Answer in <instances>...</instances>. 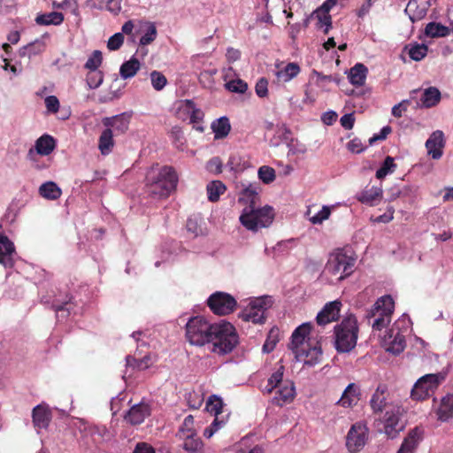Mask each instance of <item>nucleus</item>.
<instances>
[{"instance_id": "1", "label": "nucleus", "mask_w": 453, "mask_h": 453, "mask_svg": "<svg viewBox=\"0 0 453 453\" xmlns=\"http://www.w3.org/2000/svg\"><path fill=\"white\" fill-rule=\"evenodd\" d=\"M258 185H249L240 193L238 203L246 205L240 216L241 223L251 231L267 227L274 219L273 209L271 206L259 208Z\"/></svg>"}, {"instance_id": "2", "label": "nucleus", "mask_w": 453, "mask_h": 453, "mask_svg": "<svg viewBox=\"0 0 453 453\" xmlns=\"http://www.w3.org/2000/svg\"><path fill=\"white\" fill-rule=\"evenodd\" d=\"M178 180L173 166H153L146 175L147 192L153 197L167 198L176 189Z\"/></svg>"}, {"instance_id": "3", "label": "nucleus", "mask_w": 453, "mask_h": 453, "mask_svg": "<svg viewBox=\"0 0 453 453\" xmlns=\"http://www.w3.org/2000/svg\"><path fill=\"white\" fill-rule=\"evenodd\" d=\"M284 367L280 366L267 380V384L262 389L264 395H271L275 391L272 403L283 406L290 403L296 397V388L291 380H283Z\"/></svg>"}, {"instance_id": "4", "label": "nucleus", "mask_w": 453, "mask_h": 453, "mask_svg": "<svg viewBox=\"0 0 453 453\" xmlns=\"http://www.w3.org/2000/svg\"><path fill=\"white\" fill-rule=\"evenodd\" d=\"M359 328L357 318L353 314L348 315L341 323L334 326V347L339 353H347L352 350L358 338Z\"/></svg>"}, {"instance_id": "5", "label": "nucleus", "mask_w": 453, "mask_h": 453, "mask_svg": "<svg viewBox=\"0 0 453 453\" xmlns=\"http://www.w3.org/2000/svg\"><path fill=\"white\" fill-rule=\"evenodd\" d=\"M239 342V337L234 326L226 321L214 323L211 334L212 351L218 354H228L234 350Z\"/></svg>"}, {"instance_id": "6", "label": "nucleus", "mask_w": 453, "mask_h": 453, "mask_svg": "<svg viewBox=\"0 0 453 453\" xmlns=\"http://www.w3.org/2000/svg\"><path fill=\"white\" fill-rule=\"evenodd\" d=\"M214 324L209 322L203 316L192 317L185 326V338L190 345L204 346L210 343Z\"/></svg>"}, {"instance_id": "7", "label": "nucleus", "mask_w": 453, "mask_h": 453, "mask_svg": "<svg viewBox=\"0 0 453 453\" xmlns=\"http://www.w3.org/2000/svg\"><path fill=\"white\" fill-rule=\"evenodd\" d=\"M355 264L356 257L344 249H337L330 253L326 270L333 275L340 274L338 280H342L354 272Z\"/></svg>"}, {"instance_id": "8", "label": "nucleus", "mask_w": 453, "mask_h": 453, "mask_svg": "<svg viewBox=\"0 0 453 453\" xmlns=\"http://www.w3.org/2000/svg\"><path fill=\"white\" fill-rule=\"evenodd\" d=\"M445 373H428L418 380L415 383L411 396L413 400L422 401L430 397L437 388L445 380Z\"/></svg>"}, {"instance_id": "9", "label": "nucleus", "mask_w": 453, "mask_h": 453, "mask_svg": "<svg viewBox=\"0 0 453 453\" xmlns=\"http://www.w3.org/2000/svg\"><path fill=\"white\" fill-rule=\"evenodd\" d=\"M272 304L273 301L270 296L255 298L242 311L239 317L247 322L264 324L265 322V312Z\"/></svg>"}, {"instance_id": "10", "label": "nucleus", "mask_w": 453, "mask_h": 453, "mask_svg": "<svg viewBox=\"0 0 453 453\" xmlns=\"http://www.w3.org/2000/svg\"><path fill=\"white\" fill-rule=\"evenodd\" d=\"M383 425L382 431L388 438H395L405 428V421L403 419V409L401 406H388L380 419Z\"/></svg>"}, {"instance_id": "11", "label": "nucleus", "mask_w": 453, "mask_h": 453, "mask_svg": "<svg viewBox=\"0 0 453 453\" xmlns=\"http://www.w3.org/2000/svg\"><path fill=\"white\" fill-rule=\"evenodd\" d=\"M206 303L210 310L219 316H226L234 312L237 306V302L233 296L220 291L211 294Z\"/></svg>"}, {"instance_id": "12", "label": "nucleus", "mask_w": 453, "mask_h": 453, "mask_svg": "<svg viewBox=\"0 0 453 453\" xmlns=\"http://www.w3.org/2000/svg\"><path fill=\"white\" fill-rule=\"evenodd\" d=\"M369 436L367 426L357 422L353 424L346 436V448L349 453H358L366 444Z\"/></svg>"}, {"instance_id": "13", "label": "nucleus", "mask_w": 453, "mask_h": 453, "mask_svg": "<svg viewBox=\"0 0 453 453\" xmlns=\"http://www.w3.org/2000/svg\"><path fill=\"white\" fill-rule=\"evenodd\" d=\"M386 349L393 354H400L403 351L406 342L404 334L398 326H394L384 336Z\"/></svg>"}, {"instance_id": "14", "label": "nucleus", "mask_w": 453, "mask_h": 453, "mask_svg": "<svg viewBox=\"0 0 453 453\" xmlns=\"http://www.w3.org/2000/svg\"><path fill=\"white\" fill-rule=\"evenodd\" d=\"M311 330V325L310 323H303L294 330L288 348L293 351L295 357L298 354V350H303L311 345L306 342Z\"/></svg>"}, {"instance_id": "15", "label": "nucleus", "mask_w": 453, "mask_h": 453, "mask_svg": "<svg viewBox=\"0 0 453 453\" xmlns=\"http://www.w3.org/2000/svg\"><path fill=\"white\" fill-rule=\"evenodd\" d=\"M52 418V412L46 403L36 405L32 411L34 426L37 429H47Z\"/></svg>"}, {"instance_id": "16", "label": "nucleus", "mask_w": 453, "mask_h": 453, "mask_svg": "<svg viewBox=\"0 0 453 453\" xmlns=\"http://www.w3.org/2000/svg\"><path fill=\"white\" fill-rule=\"evenodd\" d=\"M341 307L342 303L339 301L327 303L318 313L316 318L317 323L320 326H324L336 321L340 317Z\"/></svg>"}, {"instance_id": "17", "label": "nucleus", "mask_w": 453, "mask_h": 453, "mask_svg": "<svg viewBox=\"0 0 453 453\" xmlns=\"http://www.w3.org/2000/svg\"><path fill=\"white\" fill-rule=\"evenodd\" d=\"M151 413V409L149 403H140L134 405L125 415V420L131 425L142 424L147 417Z\"/></svg>"}, {"instance_id": "18", "label": "nucleus", "mask_w": 453, "mask_h": 453, "mask_svg": "<svg viewBox=\"0 0 453 453\" xmlns=\"http://www.w3.org/2000/svg\"><path fill=\"white\" fill-rule=\"evenodd\" d=\"M387 386L379 385L372 395L370 405L374 413H381L383 411H387L388 406H397V404H393L387 402Z\"/></svg>"}, {"instance_id": "19", "label": "nucleus", "mask_w": 453, "mask_h": 453, "mask_svg": "<svg viewBox=\"0 0 453 453\" xmlns=\"http://www.w3.org/2000/svg\"><path fill=\"white\" fill-rule=\"evenodd\" d=\"M382 196V187L372 186L371 188L366 187L364 190L357 195L356 198L361 203L369 206H375L381 201Z\"/></svg>"}, {"instance_id": "20", "label": "nucleus", "mask_w": 453, "mask_h": 453, "mask_svg": "<svg viewBox=\"0 0 453 453\" xmlns=\"http://www.w3.org/2000/svg\"><path fill=\"white\" fill-rule=\"evenodd\" d=\"M423 439V430L418 426L411 429L404 438L397 453H414Z\"/></svg>"}, {"instance_id": "21", "label": "nucleus", "mask_w": 453, "mask_h": 453, "mask_svg": "<svg viewBox=\"0 0 453 453\" xmlns=\"http://www.w3.org/2000/svg\"><path fill=\"white\" fill-rule=\"evenodd\" d=\"M295 357L297 361H303L305 365L314 366L321 362L322 350L320 347L309 345L303 350H298Z\"/></svg>"}, {"instance_id": "22", "label": "nucleus", "mask_w": 453, "mask_h": 453, "mask_svg": "<svg viewBox=\"0 0 453 453\" xmlns=\"http://www.w3.org/2000/svg\"><path fill=\"white\" fill-rule=\"evenodd\" d=\"M443 146V133L439 130L434 132L426 142L428 154L431 155L434 159H439L442 156Z\"/></svg>"}, {"instance_id": "23", "label": "nucleus", "mask_w": 453, "mask_h": 453, "mask_svg": "<svg viewBox=\"0 0 453 453\" xmlns=\"http://www.w3.org/2000/svg\"><path fill=\"white\" fill-rule=\"evenodd\" d=\"M359 388L355 383H350L343 391L342 397L338 401V404L348 408L357 404L359 400Z\"/></svg>"}, {"instance_id": "24", "label": "nucleus", "mask_w": 453, "mask_h": 453, "mask_svg": "<svg viewBox=\"0 0 453 453\" xmlns=\"http://www.w3.org/2000/svg\"><path fill=\"white\" fill-rule=\"evenodd\" d=\"M438 419L445 422L453 418V395L448 394L441 400L437 410Z\"/></svg>"}, {"instance_id": "25", "label": "nucleus", "mask_w": 453, "mask_h": 453, "mask_svg": "<svg viewBox=\"0 0 453 453\" xmlns=\"http://www.w3.org/2000/svg\"><path fill=\"white\" fill-rule=\"evenodd\" d=\"M367 73L368 68L362 63H357L349 70V82L357 87L363 86L365 82Z\"/></svg>"}, {"instance_id": "26", "label": "nucleus", "mask_w": 453, "mask_h": 453, "mask_svg": "<svg viewBox=\"0 0 453 453\" xmlns=\"http://www.w3.org/2000/svg\"><path fill=\"white\" fill-rule=\"evenodd\" d=\"M56 147L55 139L50 134H43L35 142V151L42 156L50 155Z\"/></svg>"}, {"instance_id": "27", "label": "nucleus", "mask_w": 453, "mask_h": 453, "mask_svg": "<svg viewBox=\"0 0 453 453\" xmlns=\"http://www.w3.org/2000/svg\"><path fill=\"white\" fill-rule=\"evenodd\" d=\"M182 441V449L187 453H202L203 449V442L197 434L193 436H184L183 438H178Z\"/></svg>"}, {"instance_id": "28", "label": "nucleus", "mask_w": 453, "mask_h": 453, "mask_svg": "<svg viewBox=\"0 0 453 453\" xmlns=\"http://www.w3.org/2000/svg\"><path fill=\"white\" fill-rule=\"evenodd\" d=\"M140 30L144 32V35L140 38V45L145 46L153 42L157 35V27L154 23L150 21H139Z\"/></svg>"}, {"instance_id": "29", "label": "nucleus", "mask_w": 453, "mask_h": 453, "mask_svg": "<svg viewBox=\"0 0 453 453\" xmlns=\"http://www.w3.org/2000/svg\"><path fill=\"white\" fill-rule=\"evenodd\" d=\"M395 303L390 296L380 297L373 305L368 317L375 316L376 312H383L385 315H391L394 310Z\"/></svg>"}, {"instance_id": "30", "label": "nucleus", "mask_w": 453, "mask_h": 453, "mask_svg": "<svg viewBox=\"0 0 453 453\" xmlns=\"http://www.w3.org/2000/svg\"><path fill=\"white\" fill-rule=\"evenodd\" d=\"M104 124L106 127H111L118 134H124L127 131L129 127L128 118L125 114L117 115L111 119H105Z\"/></svg>"}, {"instance_id": "31", "label": "nucleus", "mask_w": 453, "mask_h": 453, "mask_svg": "<svg viewBox=\"0 0 453 453\" xmlns=\"http://www.w3.org/2000/svg\"><path fill=\"white\" fill-rule=\"evenodd\" d=\"M426 11V7L424 5L420 6L417 0H410L405 8V12L412 22L421 20L425 18Z\"/></svg>"}, {"instance_id": "32", "label": "nucleus", "mask_w": 453, "mask_h": 453, "mask_svg": "<svg viewBox=\"0 0 453 453\" xmlns=\"http://www.w3.org/2000/svg\"><path fill=\"white\" fill-rule=\"evenodd\" d=\"M113 146V131L111 128H106L99 137L98 149L103 155H108L111 152Z\"/></svg>"}, {"instance_id": "33", "label": "nucleus", "mask_w": 453, "mask_h": 453, "mask_svg": "<svg viewBox=\"0 0 453 453\" xmlns=\"http://www.w3.org/2000/svg\"><path fill=\"white\" fill-rule=\"evenodd\" d=\"M211 129L215 139H223L226 137L231 130L229 119L226 117H221L211 124Z\"/></svg>"}, {"instance_id": "34", "label": "nucleus", "mask_w": 453, "mask_h": 453, "mask_svg": "<svg viewBox=\"0 0 453 453\" xmlns=\"http://www.w3.org/2000/svg\"><path fill=\"white\" fill-rule=\"evenodd\" d=\"M39 194L48 200H57L61 196L62 191L55 182L47 181L39 188Z\"/></svg>"}, {"instance_id": "35", "label": "nucleus", "mask_w": 453, "mask_h": 453, "mask_svg": "<svg viewBox=\"0 0 453 453\" xmlns=\"http://www.w3.org/2000/svg\"><path fill=\"white\" fill-rule=\"evenodd\" d=\"M141 67L140 61L132 57L128 61L124 62L119 68V74L123 79L134 77Z\"/></svg>"}, {"instance_id": "36", "label": "nucleus", "mask_w": 453, "mask_h": 453, "mask_svg": "<svg viewBox=\"0 0 453 453\" xmlns=\"http://www.w3.org/2000/svg\"><path fill=\"white\" fill-rule=\"evenodd\" d=\"M441 100V92L435 87H430L422 94L421 102L424 107L431 108L435 106Z\"/></svg>"}, {"instance_id": "37", "label": "nucleus", "mask_w": 453, "mask_h": 453, "mask_svg": "<svg viewBox=\"0 0 453 453\" xmlns=\"http://www.w3.org/2000/svg\"><path fill=\"white\" fill-rule=\"evenodd\" d=\"M450 33L449 27L441 23L430 22L426 26L425 34L431 38L445 37Z\"/></svg>"}, {"instance_id": "38", "label": "nucleus", "mask_w": 453, "mask_h": 453, "mask_svg": "<svg viewBox=\"0 0 453 453\" xmlns=\"http://www.w3.org/2000/svg\"><path fill=\"white\" fill-rule=\"evenodd\" d=\"M300 73V66L296 63H288L281 70L277 72L279 81L288 82Z\"/></svg>"}, {"instance_id": "39", "label": "nucleus", "mask_w": 453, "mask_h": 453, "mask_svg": "<svg viewBox=\"0 0 453 453\" xmlns=\"http://www.w3.org/2000/svg\"><path fill=\"white\" fill-rule=\"evenodd\" d=\"M63 20L64 15L58 12L40 14L35 19V22L41 26L59 25L63 22Z\"/></svg>"}, {"instance_id": "40", "label": "nucleus", "mask_w": 453, "mask_h": 453, "mask_svg": "<svg viewBox=\"0 0 453 453\" xmlns=\"http://www.w3.org/2000/svg\"><path fill=\"white\" fill-rule=\"evenodd\" d=\"M409 57L414 61L422 60L428 52V47L423 43H410L405 47Z\"/></svg>"}, {"instance_id": "41", "label": "nucleus", "mask_w": 453, "mask_h": 453, "mask_svg": "<svg viewBox=\"0 0 453 453\" xmlns=\"http://www.w3.org/2000/svg\"><path fill=\"white\" fill-rule=\"evenodd\" d=\"M208 199L211 202H217L220 195L226 191V186L220 180L211 181L207 187Z\"/></svg>"}, {"instance_id": "42", "label": "nucleus", "mask_w": 453, "mask_h": 453, "mask_svg": "<svg viewBox=\"0 0 453 453\" xmlns=\"http://www.w3.org/2000/svg\"><path fill=\"white\" fill-rule=\"evenodd\" d=\"M180 108L190 115V121L192 123H198L203 118V111L196 107V104L192 100L183 101Z\"/></svg>"}, {"instance_id": "43", "label": "nucleus", "mask_w": 453, "mask_h": 453, "mask_svg": "<svg viewBox=\"0 0 453 453\" xmlns=\"http://www.w3.org/2000/svg\"><path fill=\"white\" fill-rule=\"evenodd\" d=\"M195 434L197 433L194 426V417L192 415H188L176 433V437L183 438L186 435L193 436Z\"/></svg>"}, {"instance_id": "44", "label": "nucleus", "mask_w": 453, "mask_h": 453, "mask_svg": "<svg viewBox=\"0 0 453 453\" xmlns=\"http://www.w3.org/2000/svg\"><path fill=\"white\" fill-rule=\"evenodd\" d=\"M311 16H315L318 19L317 27L324 28V34L327 35L329 30L332 28V16L327 12H318V8L311 13Z\"/></svg>"}, {"instance_id": "45", "label": "nucleus", "mask_w": 453, "mask_h": 453, "mask_svg": "<svg viewBox=\"0 0 453 453\" xmlns=\"http://www.w3.org/2000/svg\"><path fill=\"white\" fill-rule=\"evenodd\" d=\"M46 44L42 40H35V42L28 43L27 46H25L22 49V52L20 53L21 56L27 55L29 58L31 56H35L37 54H40L45 50Z\"/></svg>"}, {"instance_id": "46", "label": "nucleus", "mask_w": 453, "mask_h": 453, "mask_svg": "<svg viewBox=\"0 0 453 453\" xmlns=\"http://www.w3.org/2000/svg\"><path fill=\"white\" fill-rule=\"evenodd\" d=\"M104 81V73L100 70L88 71L86 82L90 89L97 88Z\"/></svg>"}, {"instance_id": "47", "label": "nucleus", "mask_w": 453, "mask_h": 453, "mask_svg": "<svg viewBox=\"0 0 453 453\" xmlns=\"http://www.w3.org/2000/svg\"><path fill=\"white\" fill-rule=\"evenodd\" d=\"M395 168L396 165L394 162V158L390 156H388L382 163L381 166L377 170L375 174L376 178L383 179L388 173H392Z\"/></svg>"}, {"instance_id": "48", "label": "nucleus", "mask_w": 453, "mask_h": 453, "mask_svg": "<svg viewBox=\"0 0 453 453\" xmlns=\"http://www.w3.org/2000/svg\"><path fill=\"white\" fill-rule=\"evenodd\" d=\"M223 406L224 403L219 397L211 395L207 402L206 409L217 418L222 414Z\"/></svg>"}, {"instance_id": "49", "label": "nucleus", "mask_w": 453, "mask_h": 453, "mask_svg": "<svg viewBox=\"0 0 453 453\" xmlns=\"http://www.w3.org/2000/svg\"><path fill=\"white\" fill-rule=\"evenodd\" d=\"M127 365L133 366L140 371L146 370L150 365V357L146 355L141 359L127 357Z\"/></svg>"}, {"instance_id": "50", "label": "nucleus", "mask_w": 453, "mask_h": 453, "mask_svg": "<svg viewBox=\"0 0 453 453\" xmlns=\"http://www.w3.org/2000/svg\"><path fill=\"white\" fill-rule=\"evenodd\" d=\"M52 308L56 311L57 316H61L62 318H66L69 316L71 310L73 308V304L71 303V300L58 303L57 302H54L52 303Z\"/></svg>"}, {"instance_id": "51", "label": "nucleus", "mask_w": 453, "mask_h": 453, "mask_svg": "<svg viewBox=\"0 0 453 453\" xmlns=\"http://www.w3.org/2000/svg\"><path fill=\"white\" fill-rule=\"evenodd\" d=\"M258 178L265 184L273 182L275 178V170L273 167L263 165L258 169Z\"/></svg>"}, {"instance_id": "52", "label": "nucleus", "mask_w": 453, "mask_h": 453, "mask_svg": "<svg viewBox=\"0 0 453 453\" xmlns=\"http://www.w3.org/2000/svg\"><path fill=\"white\" fill-rule=\"evenodd\" d=\"M150 80L152 87L157 91L162 90L167 83L166 77L158 71H152L150 73Z\"/></svg>"}, {"instance_id": "53", "label": "nucleus", "mask_w": 453, "mask_h": 453, "mask_svg": "<svg viewBox=\"0 0 453 453\" xmlns=\"http://www.w3.org/2000/svg\"><path fill=\"white\" fill-rule=\"evenodd\" d=\"M103 61V55L100 50H94L85 64V68L89 71L98 70Z\"/></svg>"}, {"instance_id": "54", "label": "nucleus", "mask_w": 453, "mask_h": 453, "mask_svg": "<svg viewBox=\"0 0 453 453\" xmlns=\"http://www.w3.org/2000/svg\"><path fill=\"white\" fill-rule=\"evenodd\" d=\"M225 424L226 419L223 417L215 418L211 426L204 429L203 436L205 438H211L215 434V432L223 427Z\"/></svg>"}, {"instance_id": "55", "label": "nucleus", "mask_w": 453, "mask_h": 453, "mask_svg": "<svg viewBox=\"0 0 453 453\" xmlns=\"http://www.w3.org/2000/svg\"><path fill=\"white\" fill-rule=\"evenodd\" d=\"M121 2L122 0H102L99 8L105 7L113 15H118L121 11Z\"/></svg>"}, {"instance_id": "56", "label": "nucleus", "mask_w": 453, "mask_h": 453, "mask_svg": "<svg viewBox=\"0 0 453 453\" xmlns=\"http://www.w3.org/2000/svg\"><path fill=\"white\" fill-rule=\"evenodd\" d=\"M226 88L231 92L244 93L248 89V85L242 80L237 79L228 81Z\"/></svg>"}, {"instance_id": "57", "label": "nucleus", "mask_w": 453, "mask_h": 453, "mask_svg": "<svg viewBox=\"0 0 453 453\" xmlns=\"http://www.w3.org/2000/svg\"><path fill=\"white\" fill-rule=\"evenodd\" d=\"M124 42V35L122 33H116L111 36L107 42V48L110 50H119Z\"/></svg>"}, {"instance_id": "58", "label": "nucleus", "mask_w": 453, "mask_h": 453, "mask_svg": "<svg viewBox=\"0 0 453 453\" xmlns=\"http://www.w3.org/2000/svg\"><path fill=\"white\" fill-rule=\"evenodd\" d=\"M186 228L187 231L192 234L194 237L203 234V229L196 219L189 218L187 220Z\"/></svg>"}, {"instance_id": "59", "label": "nucleus", "mask_w": 453, "mask_h": 453, "mask_svg": "<svg viewBox=\"0 0 453 453\" xmlns=\"http://www.w3.org/2000/svg\"><path fill=\"white\" fill-rule=\"evenodd\" d=\"M330 214V208L328 206H323L318 213L310 218V220L312 224H321L324 220L329 218Z\"/></svg>"}, {"instance_id": "60", "label": "nucleus", "mask_w": 453, "mask_h": 453, "mask_svg": "<svg viewBox=\"0 0 453 453\" xmlns=\"http://www.w3.org/2000/svg\"><path fill=\"white\" fill-rule=\"evenodd\" d=\"M255 91L257 96L264 98L268 95V81L265 78H260L255 86Z\"/></svg>"}, {"instance_id": "61", "label": "nucleus", "mask_w": 453, "mask_h": 453, "mask_svg": "<svg viewBox=\"0 0 453 453\" xmlns=\"http://www.w3.org/2000/svg\"><path fill=\"white\" fill-rule=\"evenodd\" d=\"M46 109L50 113H57L59 110V100L55 96H48L44 99Z\"/></svg>"}, {"instance_id": "62", "label": "nucleus", "mask_w": 453, "mask_h": 453, "mask_svg": "<svg viewBox=\"0 0 453 453\" xmlns=\"http://www.w3.org/2000/svg\"><path fill=\"white\" fill-rule=\"evenodd\" d=\"M390 315H385L383 312H379V317L374 319L372 328L374 330H381L389 322Z\"/></svg>"}, {"instance_id": "63", "label": "nucleus", "mask_w": 453, "mask_h": 453, "mask_svg": "<svg viewBox=\"0 0 453 453\" xmlns=\"http://www.w3.org/2000/svg\"><path fill=\"white\" fill-rule=\"evenodd\" d=\"M347 148L352 153H361L365 149L361 140L358 138H354L350 140L347 144Z\"/></svg>"}, {"instance_id": "64", "label": "nucleus", "mask_w": 453, "mask_h": 453, "mask_svg": "<svg viewBox=\"0 0 453 453\" xmlns=\"http://www.w3.org/2000/svg\"><path fill=\"white\" fill-rule=\"evenodd\" d=\"M133 453H155V449L147 442H139L136 444Z\"/></svg>"}]
</instances>
